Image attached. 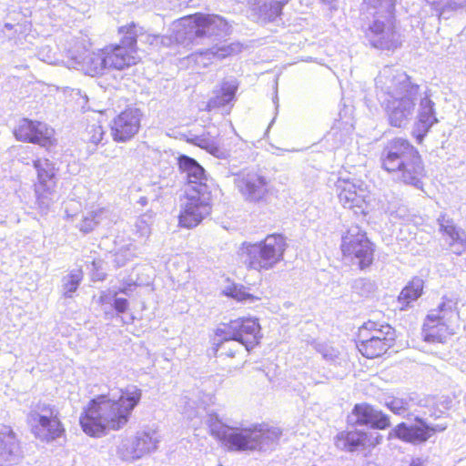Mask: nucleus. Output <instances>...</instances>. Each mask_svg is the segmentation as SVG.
Returning a JSON list of instances; mask_svg holds the SVG:
<instances>
[{"label": "nucleus", "instance_id": "obj_44", "mask_svg": "<svg viewBox=\"0 0 466 466\" xmlns=\"http://www.w3.org/2000/svg\"><path fill=\"white\" fill-rule=\"evenodd\" d=\"M151 217L145 214L140 216L135 224L136 233L139 237H148L151 232Z\"/></svg>", "mask_w": 466, "mask_h": 466}, {"label": "nucleus", "instance_id": "obj_55", "mask_svg": "<svg viewBox=\"0 0 466 466\" xmlns=\"http://www.w3.org/2000/svg\"><path fill=\"white\" fill-rule=\"evenodd\" d=\"M141 203H147V200H144V198H141Z\"/></svg>", "mask_w": 466, "mask_h": 466}, {"label": "nucleus", "instance_id": "obj_9", "mask_svg": "<svg viewBox=\"0 0 466 466\" xmlns=\"http://www.w3.org/2000/svg\"><path fill=\"white\" fill-rule=\"evenodd\" d=\"M457 304V298L444 296L437 309L431 310L423 329L426 341L442 342L445 339L448 325L458 316Z\"/></svg>", "mask_w": 466, "mask_h": 466}, {"label": "nucleus", "instance_id": "obj_33", "mask_svg": "<svg viewBox=\"0 0 466 466\" xmlns=\"http://www.w3.org/2000/svg\"><path fill=\"white\" fill-rule=\"evenodd\" d=\"M238 86L234 80L225 81L215 97L209 102V106H224L233 100Z\"/></svg>", "mask_w": 466, "mask_h": 466}, {"label": "nucleus", "instance_id": "obj_52", "mask_svg": "<svg viewBox=\"0 0 466 466\" xmlns=\"http://www.w3.org/2000/svg\"><path fill=\"white\" fill-rule=\"evenodd\" d=\"M23 149H24L25 152H27V151L31 150V149H32V147H29V146H27V147H25Z\"/></svg>", "mask_w": 466, "mask_h": 466}, {"label": "nucleus", "instance_id": "obj_5", "mask_svg": "<svg viewBox=\"0 0 466 466\" xmlns=\"http://www.w3.org/2000/svg\"><path fill=\"white\" fill-rule=\"evenodd\" d=\"M380 161L382 168L394 174L396 179L422 189L424 165L419 151L408 140L395 138L390 141L381 153Z\"/></svg>", "mask_w": 466, "mask_h": 466}, {"label": "nucleus", "instance_id": "obj_21", "mask_svg": "<svg viewBox=\"0 0 466 466\" xmlns=\"http://www.w3.org/2000/svg\"><path fill=\"white\" fill-rule=\"evenodd\" d=\"M348 422L351 425L370 426L377 430H385L390 425L387 414L367 403L356 404L348 417Z\"/></svg>", "mask_w": 466, "mask_h": 466}, {"label": "nucleus", "instance_id": "obj_27", "mask_svg": "<svg viewBox=\"0 0 466 466\" xmlns=\"http://www.w3.org/2000/svg\"><path fill=\"white\" fill-rule=\"evenodd\" d=\"M368 435L360 431H345L339 432L335 438V445L346 451H355L365 447Z\"/></svg>", "mask_w": 466, "mask_h": 466}, {"label": "nucleus", "instance_id": "obj_26", "mask_svg": "<svg viewBox=\"0 0 466 466\" xmlns=\"http://www.w3.org/2000/svg\"><path fill=\"white\" fill-rule=\"evenodd\" d=\"M357 348L366 358L374 359L384 354L390 347V344L380 341V338L368 337V334L360 331Z\"/></svg>", "mask_w": 466, "mask_h": 466}, {"label": "nucleus", "instance_id": "obj_45", "mask_svg": "<svg viewBox=\"0 0 466 466\" xmlns=\"http://www.w3.org/2000/svg\"><path fill=\"white\" fill-rule=\"evenodd\" d=\"M105 131L99 125L89 126L86 129V140L95 146H97L102 142L104 138Z\"/></svg>", "mask_w": 466, "mask_h": 466}, {"label": "nucleus", "instance_id": "obj_41", "mask_svg": "<svg viewBox=\"0 0 466 466\" xmlns=\"http://www.w3.org/2000/svg\"><path fill=\"white\" fill-rule=\"evenodd\" d=\"M353 290L360 296H368L375 291L376 285L368 279H357L352 284Z\"/></svg>", "mask_w": 466, "mask_h": 466}, {"label": "nucleus", "instance_id": "obj_51", "mask_svg": "<svg viewBox=\"0 0 466 466\" xmlns=\"http://www.w3.org/2000/svg\"><path fill=\"white\" fill-rule=\"evenodd\" d=\"M41 59H42L43 61H46V62L49 63V64H52V63H53V59H52L49 56H47L46 57L42 56V57H41Z\"/></svg>", "mask_w": 466, "mask_h": 466}, {"label": "nucleus", "instance_id": "obj_23", "mask_svg": "<svg viewBox=\"0 0 466 466\" xmlns=\"http://www.w3.org/2000/svg\"><path fill=\"white\" fill-rule=\"evenodd\" d=\"M178 167L187 186L186 189L198 190L201 187H210L208 185V177L205 169L192 157L182 155L178 157Z\"/></svg>", "mask_w": 466, "mask_h": 466}, {"label": "nucleus", "instance_id": "obj_12", "mask_svg": "<svg viewBox=\"0 0 466 466\" xmlns=\"http://www.w3.org/2000/svg\"><path fill=\"white\" fill-rule=\"evenodd\" d=\"M128 30L119 33L122 35L119 44L104 47L108 69L124 70L138 62L136 31L132 28Z\"/></svg>", "mask_w": 466, "mask_h": 466}, {"label": "nucleus", "instance_id": "obj_14", "mask_svg": "<svg viewBox=\"0 0 466 466\" xmlns=\"http://www.w3.org/2000/svg\"><path fill=\"white\" fill-rule=\"evenodd\" d=\"M414 421L415 424L399 423L390 431V435L405 442L421 444L427 441L433 433L443 431L448 427L447 423L430 425L420 415L414 416Z\"/></svg>", "mask_w": 466, "mask_h": 466}, {"label": "nucleus", "instance_id": "obj_53", "mask_svg": "<svg viewBox=\"0 0 466 466\" xmlns=\"http://www.w3.org/2000/svg\"><path fill=\"white\" fill-rule=\"evenodd\" d=\"M430 416H431V417H433V418H435V419H437V418H439V417H440V415L436 414V412H434V413L431 414Z\"/></svg>", "mask_w": 466, "mask_h": 466}, {"label": "nucleus", "instance_id": "obj_25", "mask_svg": "<svg viewBox=\"0 0 466 466\" xmlns=\"http://www.w3.org/2000/svg\"><path fill=\"white\" fill-rule=\"evenodd\" d=\"M21 450L15 433L11 430L0 432V466L17 463Z\"/></svg>", "mask_w": 466, "mask_h": 466}, {"label": "nucleus", "instance_id": "obj_24", "mask_svg": "<svg viewBox=\"0 0 466 466\" xmlns=\"http://www.w3.org/2000/svg\"><path fill=\"white\" fill-rule=\"evenodd\" d=\"M440 231L447 237L446 240L451 251L456 255H461L466 249L465 232L458 228L453 219L447 218L445 213H441L437 218Z\"/></svg>", "mask_w": 466, "mask_h": 466}, {"label": "nucleus", "instance_id": "obj_18", "mask_svg": "<svg viewBox=\"0 0 466 466\" xmlns=\"http://www.w3.org/2000/svg\"><path fill=\"white\" fill-rule=\"evenodd\" d=\"M55 130L46 123L24 118L15 129L14 135L17 140L38 144L49 147L54 144Z\"/></svg>", "mask_w": 466, "mask_h": 466}, {"label": "nucleus", "instance_id": "obj_31", "mask_svg": "<svg viewBox=\"0 0 466 466\" xmlns=\"http://www.w3.org/2000/svg\"><path fill=\"white\" fill-rule=\"evenodd\" d=\"M418 117L420 128L425 134L435 123L438 122L434 109V103L428 96L420 98Z\"/></svg>", "mask_w": 466, "mask_h": 466}, {"label": "nucleus", "instance_id": "obj_58", "mask_svg": "<svg viewBox=\"0 0 466 466\" xmlns=\"http://www.w3.org/2000/svg\"><path fill=\"white\" fill-rule=\"evenodd\" d=\"M241 361L238 364H236L234 368H238V365H240Z\"/></svg>", "mask_w": 466, "mask_h": 466}, {"label": "nucleus", "instance_id": "obj_20", "mask_svg": "<svg viewBox=\"0 0 466 466\" xmlns=\"http://www.w3.org/2000/svg\"><path fill=\"white\" fill-rule=\"evenodd\" d=\"M142 113L137 108H127L114 118L111 134L115 141L126 142L139 130Z\"/></svg>", "mask_w": 466, "mask_h": 466}, {"label": "nucleus", "instance_id": "obj_37", "mask_svg": "<svg viewBox=\"0 0 466 466\" xmlns=\"http://www.w3.org/2000/svg\"><path fill=\"white\" fill-rule=\"evenodd\" d=\"M83 279V271L81 268H74L62 279L63 294L66 298H71Z\"/></svg>", "mask_w": 466, "mask_h": 466}, {"label": "nucleus", "instance_id": "obj_15", "mask_svg": "<svg viewBox=\"0 0 466 466\" xmlns=\"http://www.w3.org/2000/svg\"><path fill=\"white\" fill-rule=\"evenodd\" d=\"M33 164L37 173V183L35 185L36 202L42 210H46L52 204L56 185L55 166L46 158L33 160Z\"/></svg>", "mask_w": 466, "mask_h": 466}, {"label": "nucleus", "instance_id": "obj_10", "mask_svg": "<svg viewBox=\"0 0 466 466\" xmlns=\"http://www.w3.org/2000/svg\"><path fill=\"white\" fill-rule=\"evenodd\" d=\"M27 422L34 435L47 442L60 437L64 432L57 412L46 403L35 404L27 415Z\"/></svg>", "mask_w": 466, "mask_h": 466}, {"label": "nucleus", "instance_id": "obj_47", "mask_svg": "<svg viewBox=\"0 0 466 466\" xmlns=\"http://www.w3.org/2000/svg\"><path fill=\"white\" fill-rule=\"evenodd\" d=\"M128 307V301L124 298H116L114 300V308L116 311L123 313Z\"/></svg>", "mask_w": 466, "mask_h": 466}, {"label": "nucleus", "instance_id": "obj_32", "mask_svg": "<svg viewBox=\"0 0 466 466\" xmlns=\"http://www.w3.org/2000/svg\"><path fill=\"white\" fill-rule=\"evenodd\" d=\"M188 141L197 147L206 149L218 158H226L228 156V153L219 147L217 145L215 137L209 134L190 135Z\"/></svg>", "mask_w": 466, "mask_h": 466}, {"label": "nucleus", "instance_id": "obj_3", "mask_svg": "<svg viewBox=\"0 0 466 466\" xmlns=\"http://www.w3.org/2000/svg\"><path fill=\"white\" fill-rule=\"evenodd\" d=\"M175 38L179 43L194 42L201 38L216 42L210 48L199 52L203 59H223L238 54L241 47L238 43L226 44L221 39L229 35L230 26L221 16L216 15L195 14L173 22Z\"/></svg>", "mask_w": 466, "mask_h": 466}, {"label": "nucleus", "instance_id": "obj_42", "mask_svg": "<svg viewBox=\"0 0 466 466\" xmlns=\"http://www.w3.org/2000/svg\"><path fill=\"white\" fill-rule=\"evenodd\" d=\"M229 296L244 303H253L258 299V297L248 293L243 286H234L229 291Z\"/></svg>", "mask_w": 466, "mask_h": 466}, {"label": "nucleus", "instance_id": "obj_16", "mask_svg": "<svg viewBox=\"0 0 466 466\" xmlns=\"http://www.w3.org/2000/svg\"><path fill=\"white\" fill-rule=\"evenodd\" d=\"M159 442L156 431L137 432L132 440H126L117 448V455L123 461H132L154 451Z\"/></svg>", "mask_w": 466, "mask_h": 466}, {"label": "nucleus", "instance_id": "obj_56", "mask_svg": "<svg viewBox=\"0 0 466 466\" xmlns=\"http://www.w3.org/2000/svg\"><path fill=\"white\" fill-rule=\"evenodd\" d=\"M141 203H147V200H144V198H141Z\"/></svg>", "mask_w": 466, "mask_h": 466}, {"label": "nucleus", "instance_id": "obj_30", "mask_svg": "<svg viewBox=\"0 0 466 466\" xmlns=\"http://www.w3.org/2000/svg\"><path fill=\"white\" fill-rule=\"evenodd\" d=\"M439 18L449 19L456 13L466 9V0H426Z\"/></svg>", "mask_w": 466, "mask_h": 466}, {"label": "nucleus", "instance_id": "obj_43", "mask_svg": "<svg viewBox=\"0 0 466 466\" xmlns=\"http://www.w3.org/2000/svg\"><path fill=\"white\" fill-rule=\"evenodd\" d=\"M315 349L325 360L329 362H335L339 355L338 350L325 343H316Z\"/></svg>", "mask_w": 466, "mask_h": 466}, {"label": "nucleus", "instance_id": "obj_19", "mask_svg": "<svg viewBox=\"0 0 466 466\" xmlns=\"http://www.w3.org/2000/svg\"><path fill=\"white\" fill-rule=\"evenodd\" d=\"M338 198L346 208H357L363 212L368 197L367 186L360 180L339 179L337 182Z\"/></svg>", "mask_w": 466, "mask_h": 466}, {"label": "nucleus", "instance_id": "obj_13", "mask_svg": "<svg viewBox=\"0 0 466 466\" xmlns=\"http://www.w3.org/2000/svg\"><path fill=\"white\" fill-rule=\"evenodd\" d=\"M223 334L234 338L244 346L245 351H249L259 342L260 325L256 319L239 318L217 329V335Z\"/></svg>", "mask_w": 466, "mask_h": 466}, {"label": "nucleus", "instance_id": "obj_11", "mask_svg": "<svg viewBox=\"0 0 466 466\" xmlns=\"http://www.w3.org/2000/svg\"><path fill=\"white\" fill-rule=\"evenodd\" d=\"M341 251L345 257L356 260L360 269L370 267L373 262V244L366 232L359 226H350L341 237Z\"/></svg>", "mask_w": 466, "mask_h": 466}, {"label": "nucleus", "instance_id": "obj_7", "mask_svg": "<svg viewBox=\"0 0 466 466\" xmlns=\"http://www.w3.org/2000/svg\"><path fill=\"white\" fill-rule=\"evenodd\" d=\"M287 247L286 239L282 235H268L260 242L242 243L238 255L249 269L269 270L283 260Z\"/></svg>", "mask_w": 466, "mask_h": 466}, {"label": "nucleus", "instance_id": "obj_40", "mask_svg": "<svg viewBox=\"0 0 466 466\" xmlns=\"http://www.w3.org/2000/svg\"><path fill=\"white\" fill-rule=\"evenodd\" d=\"M135 256V248L132 245L123 247L114 254L113 262L116 267H124Z\"/></svg>", "mask_w": 466, "mask_h": 466}, {"label": "nucleus", "instance_id": "obj_36", "mask_svg": "<svg viewBox=\"0 0 466 466\" xmlns=\"http://www.w3.org/2000/svg\"><path fill=\"white\" fill-rule=\"evenodd\" d=\"M105 212L104 208L87 211L86 214L82 215L79 224H76V228L86 234L91 232L104 218Z\"/></svg>", "mask_w": 466, "mask_h": 466}, {"label": "nucleus", "instance_id": "obj_49", "mask_svg": "<svg viewBox=\"0 0 466 466\" xmlns=\"http://www.w3.org/2000/svg\"><path fill=\"white\" fill-rule=\"evenodd\" d=\"M387 212L391 216V217H395V218H402L405 216V213H406V209L405 208H399L398 210L394 211V210H391V209H388Z\"/></svg>", "mask_w": 466, "mask_h": 466}, {"label": "nucleus", "instance_id": "obj_2", "mask_svg": "<svg viewBox=\"0 0 466 466\" xmlns=\"http://www.w3.org/2000/svg\"><path fill=\"white\" fill-rule=\"evenodd\" d=\"M141 397L140 389L137 386H128L121 390L117 400H112L106 395H99L91 400L79 419L84 432L97 437L104 434L107 429H122L128 422Z\"/></svg>", "mask_w": 466, "mask_h": 466}, {"label": "nucleus", "instance_id": "obj_28", "mask_svg": "<svg viewBox=\"0 0 466 466\" xmlns=\"http://www.w3.org/2000/svg\"><path fill=\"white\" fill-rule=\"evenodd\" d=\"M289 0H265L264 3L254 4L252 10L262 22H273L282 14V8Z\"/></svg>", "mask_w": 466, "mask_h": 466}, {"label": "nucleus", "instance_id": "obj_4", "mask_svg": "<svg viewBox=\"0 0 466 466\" xmlns=\"http://www.w3.org/2000/svg\"><path fill=\"white\" fill-rule=\"evenodd\" d=\"M208 424L210 434L230 451H272L282 434L279 428L268 425L230 427L217 416H210Z\"/></svg>", "mask_w": 466, "mask_h": 466}, {"label": "nucleus", "instance_id": "obj_29", "mask_svg": "<svg viewBox=\"0 0 466 466\" xmlns=\"http://www.w3.org/2000/svg\"><path fill=\"white\" fill-rule=\"evenodd\" d=\"M216 356L218 359L235 358L245 351L244 346L226 334H216Z\"/></svg>", "mask_w": 466, "mask_h": 466}, {"label": "nucleus", "instance_id": "obj_17", "mask_svg": "<svg viewBox=\"0 0 466 466\" xmlns=\"http://www.w3.org/2000/svg\"><path fill=\"white\" fill-rule=\"evenodd\" d=\"M234 184L243 198L250 203L262 202L268 193V179L257 172L238 175Z\"/></svg>", "mask_w": 466, "mask_h": 466}, {"label": "nucleus", "instance_id": "obj_50", "mask_svg": "<svg viewBox=\"0 0 466 466\" xmlns=\"http://www.w3.org/2000/svg\"><path fill=\"white\" fill-rule=\"evenodd\" d=\"M410 466H428V463L420 458H415L411 460Z\"/></svg>", "mask_w": 466, "mask_h": 466}, {"label": "nucleus", "instance_id": "obj_22", "mask_svg": "<svg viewBox=\"0 0 466 466\" xmlns=\"http://www.w3.org/2000/svg\"><path fill=\"white\" fill-rule=\"evenodd\" d=\"M105 50L97 52H84L77 56H72L67 61V66L84 72L86 75L100 76L108 69Z\"/></svg>", "mask_w": 466, "mask_h": 466}, {"label": "nucleus", "instance_id": "obj_39", "mask_svg": "<svg viewBox=\"0 0 466 466\" xmlns=\"http://www.w3.org/2000/svg\"><path fill=\"white\" fill-rule=\"evenodd\" d=\"M385 406L394 414L403 418L410 415L409 401L404 399L392 398L385 401Z\"/></svg>", "mask_w": 466, "mask_h": 466}, {"label": "nucleus", "instance_id": "obj_34", "mask_svg": "<svg viewBox=\"0 0 466 466\" xmlns=\"http://www.w3.org/2000/svg\"><path fill=\"white\" fill-rule=\"evenodd\" d=\"M423 288L422 280L413 279L407 285L399 296V301L402 304L401 309H404L410 302L416 300L420 295Z\"/></svg>", "mask_w": 466, "mask_h": 466}, {"label": "nucleus", "instance_id": "obj_48", "mask_svg": "<svg viewBox=\"0 0 466 466\" xmlns=\"http://www.w3.org/2000/svg\"><path fill=\"white\" fill-rule=\"evenodd\" d=\"M79 206H80L79 203L75 202L73 200H70L69 202H67L66 204V208H65V212L66 214V217L67 218H72L76 217V214L71 213L70 210L71 209H75V208H78Z\"/></svg>", "mask_w": 466, "mask_h": 466}, {"label": "nucleus", "instance_id": "obj_1", "mask_svg": "<svg viewBox=\"0 0 466 466\" xmlns=\"http://www.w3.org/2000/svg\"><path fill=\"white\" fill-rule=\"evenodd\" d=\"M419 91L420 86L410 76L393 66H384L375 78L377 99L395 127H404L412 119Z\"/></svg>", "mask_w": 466, "mask_h": 466}, {"label": "nucleus", "instance_id": "obj_46", "mask_svg": "<svg viewBox=\"0 0 466 466\" xmlns=\"http://www.w3.org/2000/svg\"><path fill=\"white\" fill-rule=\"evenodd\" d=\"M171 30H172V35L170 36L159 35L158 41H160V43L163 46H168L172 45L174 42L177 44H180L175 38V32L173 30V25H171ZM187 43H189V42L186 41L185 43H181V44L183 45V44H187Z\"/></svg>", "mask_w": 466, "mask_h": 466}, {"label": "nucleus", "instance_id": "obj_6", "mask_svg": "<svg viewBox=\"0 0 466 466\" xmlns=\"http://www.w3.org/2000/svg\"><path fill=\"white\" fill-rule=\"evenodd\" d=\"M367 12L374 17L366 36L370 44L380 50L400 46V35L395 30L396 0H364Z\"/></svg>", "mask_w": 466, "mask_h": 466}, {"label": "nucleus", "instance_id": "obj_57", "mask_svg": "<svg viewBox=\"0 0 466 466\" xmlns=\"http://www.w3.org/2000/svg\"><path fill=\"white\" fill-rule=\"evenodd\" d=\"M141 203H147V200H144V198H141Z\"/></svg>", "mask_w": 466, "mask_h": 466}, {"label": "nucleus", "instance_id": "obj_38", "mask_svg": "<svg viewBox=\"0 0 466 466\" xmlns=\"http://www.w3.org/2000/svg\"><path fill=\"white\" fill-rule=\"evenodd\" d=\"M134 29L136 31V44L137 41L142 43H147L149 45H155L158 43L159 35H152L144 31V29L135 23H131L128 25L121 26L118 30V33H125V31H129L128 29Z\"/></svg>", "mask_w": 466, "mask_h": 466}, {"label": "nucleus", "instance_id": "obj_8", "mask_svg": "<svg viewBox=\"0 0 466 466\" xmlns=\"http://www.w3.org/2000/svg\"><path fill=\"white\" fill-rule=\"evenodd\" d=\"M210 187H201L198 191L186 189L181 204L178 222L182 228H192L199 225L211 212Z\"/></svg>", "mask_w": 466, "mask_h": 466}, {"label": "nucleus", "instance_id": "obj_35", "mask_svg": "<svg viewBox=\"0 0 466 466\" xmlns=\"http://www.w3.org/2000/svg\"><path fill=\"white\" fill-rule=\"evenodd\" d=\"M375 327L376 324L374 322H369L366 323L360 331H363L364 334L370 331L368 337H378L380 339V341H384L390 344V347H392L395 340L394 329L389 325L381 326V328L378 329H375Z\"/></svg>", "mask_w": 466, "mask_h": 466}, {"label": "nucleus", "instance_id": "obj_54", "mask_svg": "<svg viewBox=\"0 0 466 466\" xmlns=\"http://www.w3.org/2000/svg\"><path fill=\"white\" fill-rule=\"evenodd\" d=\"M5 27H7V28L11 29V28H12V25H10V24H5Z\"/></svg>", "mask_w": 466, "mask_h": 466}]
</instances>
